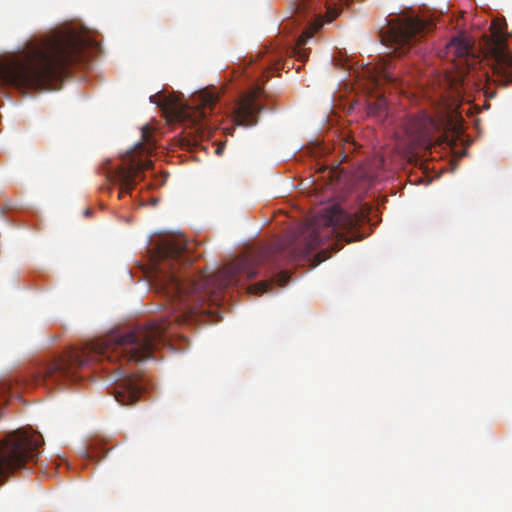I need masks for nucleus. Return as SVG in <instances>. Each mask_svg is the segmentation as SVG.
Instances as JSON below:
<instances>
[{"mask_svg":"<svg viewBox=\"0 0 512 512\" xmlns=\"http://www.w3.org/2000/svg\"><path fill=\"white\" fill-rule=\"evenodd\" d=\"M505 20L491 23V35L485 41V58L492 70V81L506 87L512 84V54L507 46Z\"/></svg>","mask_w":512,"mask_h":512,"instance_id":"nucleus-8","label":"nucleus"},{"mask_svg":"<svg viewBox=\"0 0 512 512\" xmlns=\"http://www.w3.org/2000/svg\"><path fill=\"white\" fill-rule=\"evenodd\" d=\"M396 64L391 62H382L375 67V72L371 75L372 82L378 87L384 83L397 84L398 82L410 85V80L399 79L398 74H394Z\"/></svg>","mask_w":512,"mask_h":512,"instance_id":"nucleus-13","label":"nucleus"},{"mask_svg":"<svg viewBox=\"0 0 512 512\" xmlns=\"http://www.w3.org/2000/svg\"><path fill=\"white\" fill-rule=\"evenodd\" d=\"M290 275L286 271H280L276 276V281L280 286H284L289 281Z\"/></svg>","mask_w":512,"mask_h":512,"instance_id":"nucleus-16","label":"nucleus"},{"mask_svg":"<svg viewBox=\"0 0 512 512\" xmlns=\"http://www.w3.org/2000/svg\"><path fill=\"white\" fill-rule=\"evenodd\" d=\"M310 37H312V33L311 32H306L305 35H303V36H301L299 38L298 45H303L305 43V41H306V38H310Z\"/></svg>","mask_w":512,"mask_h":512,"instance_id":"nucleus-18","label":"nucleus"},{"mask_svg":"<svg viewBox=\"0 0 512 512\" xmlns=\"http://www.w3.org/2000/svg\"><path fill=\"white\" fill-rule=\"evenodd\" d=\"M155 145L151 139V129L148 125L142 127L141 142L134 145L121 157V164L111 168H104L107 180L119 187L118 199L123 194H131L132 190L149 170L153 163L149 159Z\"/></svg>","mask_w":512,"mask_h":512,"instance_id":"nucleus-5","label":"nucleus"},{"mask_svg":"<svg viewBox=\"0 0 512 512\" xmlns=\"http://www.w3.org/2000/svg\"><path fill=\"white\" fill-rule=\"evenodd\" d=\"M367 216V211L346 212L338 205L323 208L309 223L277 243L269 257L276 263L297 262L331 237L347 243L360 240L363 236L358 228Z\"/></svg>","mask_w":512,"mask_h":512,"instance_id":"nucleus-3","label":"nucleus"},{"mask_svg":"<svg viewBox=\"0 0 512 512\" xmlns=\"http://www.w3.org/2000/svg\"><path fill=\"white\" fill-rule=\"evenodd\" d=\"M439 130V123L427 114L409 116L403 123L401 137L406 148L415 149L431 144L433 133Z\"/></svg>","mask_w":512,"mask_h":512,"instance_id":"nucleus-9","label":"nucleus"},{"mask_svg":"<svg viewBox=\"0 0 512 512\" xmlns=\"http://www.w3.org/2000/svg\"><path fill=\"white\" fill-rule=\"evenodd\" d=\"M263 256L242 255L208 275L203 271L186 275L192 263L188 242L183 235L161 239L153 255L154 272L151 285L165 297L168 317L150 320L131 331L109 334L105 337L73 347L54 358L33 375L35 384L66 387L80 379L79 370L96 363L105 365L120 362L112 371L116 374L113 395L121 405L135 404L145 390V381L138 374H127L122 362L142 361L167 341L175 325L192 323L208 310L205 302L216 304L222 300L225 289L234 288L258 275Z\"/></svg>","mask_w":512,"mask_h":512,"instance_id":"nucleus-1","label":"nucleus"},{"mask_svg":"<svg viewBox=\"0 0 512 512\" xmlns=\"http://www.w3.org/2000/svg\"><path fill=\"white\" fill-rule=\"evenodd\" d=\"M388 102L384 96L378 97L373 103L369 104V112L381 116L387 109Z\"/></svg>","mask_w":512,"mask_h":512,"instance_id":"nucleus-14","label":"nucleus"},{"mask_svg":"<svg viewBox=\"0 0 512 512\" xmlns=\"http://www.w3.org/2000/svg\"><path fill=\"white\" fill-rule=\"evenodd\" d=\"M433 27L432 22L418 16L401 13L387 21L381 29V41L391 49L390 54L401 57L408 53H416L418 43Z\"/></svg>","mask_w":512,"mask_h":512,"instance_id":"nucleus-6","label":"nucleus"},{"mask_svg":"<svg viewBox=\"0 0 512 512\" xmlns=\"http://www.w3.org/2000/svg\"><path fill=\"white\" fill-rule=\"evenodd\" d=\"M448 54L455 57L457 66L465 64L470 70L476 64V57L473 53V47L469 40L465 38L455 37L447 45Z\"/></svg>","mask_w":512,"mask_h":512,"instance_id":"nucleus-12","label":"nucleus"},{"mask_svg":"<svg viewBox=\"0 0 512 512\" xmlns=\"http://www.w3.org/2000/svg\"><path fill=\"white\" fill-rule=\"evenodd\" d=\"M42 435L35 431L18 429L0 439V484L14 471L25 467L39 455Z\"/></svg>","mask_w":512,"mask_h":512,"instance_id":"nucleus-7","label":"nucleus"},{"mask_svg":"<svg viewBox=\"0 0 512 512\" xmlns=\"http://www.w3.org/2000/svg\"><path fill=\"white\" fill-rule=\"evenodd\" d=\"M329 256L327 255L326 251L319 252L315 257L313 261V266L319 265L321 262L325 261Z\"/></svg>","mask_w":512,"mask_h":512,"instance_id":"nucleus-17","label":"nucleus"},{"mask_svg":"<svg viewBox=\"0 0 512 512\" xmlns=\"http://www.w3.org/2000/svg\"><path fill=\"white\" fill-rule=\"evenodd\" d=\"M313 12L315 18V30L323 26L325 22H332L338 15L339 10L331 7L325 0H301L297 6V13Z\"/></svg>","mask_w":512,"mask_h":512,"instance_id":"nucleus-10","label":"nucleus"},{"mask_svg":"<svg viewBox=\"0 0 512 512\" xmlns=\"http://www.w3.org/2000/svg\"><path fill=\"white\" fill-rule=\"evenodd\" d=\"M256 93L242 96L234 108V120L237 125L250 127L258 122L261 107L256 103Z\"/></svg>","mask_w":512,"mask_h":512,"instance_id":"nucleus-11","label":"nucleus"},{"mask_svg":"<svg viewBox=\"0 0 512 512\" xmlns=\"http://www.w3.org/2000/svg\"><path fill=\"white\" fill-rule=\"evenodd\" d=\"M219 100L216 92L204 89L195 95L189 104L176 96H166L160 92L150 96V102L163 107L175 119L187 122L199 138L209 136L215 123L211 113Z\"/></svg>","mask_w":512,"mask_h":512,"instance_id":"nucleus-4","label":"nucleus"},{"mask_svg":"<svg viewBox=\"0 0 512 512\" xmlns=\"http://www.w3.org/2000/svg\"><path fill=\"white\" fill-rule=\"evenodd\" d=\"M92 44L74 30L31 39L0 62V79L18 88L54 89L69 66L86 58L85 50Z\"/></svg>","mask_w":512,"mask_h":512,"instance_id":"nucleus-2","label":"nucleus"},{"mask_svg":"<svg viewBox=\"0 0 512 512\" xmlns=\"http://www.w3.org/2000/svg\"><path fill=\"white\" fill-rule=\"evenodd\" d=\"M273 286V281L264 280L260 281L254 285H251L247 288L248 293L252 294H262L268 292L270 288Z\"/></svg>","mask_w":512,"mask_h":512,"instance_id":"nucleus-15","label":"nucleus"}]
</instances>
